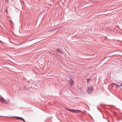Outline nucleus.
Listing matches in <instances>:
<instances>
[{"mask_svg":"<svg viewBox=\"0 0 122 122\" xmlns=\"http://www.w3.org/2000/svg\"><path fill=\"white\" fill-rule=\"evenodd\" d=\"M74 82V80L72 79L71 78L70 79L69 82L70 85H72L73 83Z\"/></svg>","mask_w":122,"mask_h":122,"instance_id":"3","label":"nucleus"},{"mask_svg":"<svg viewBox=\"0 0 122 122\" xmlns=\"http://www.w3.org/2000/svg\"><path fill=\"white\" fill-rule=\"evenodd\" d=\"M93 89V87H91V86L88 87L87 90V93L88 94H90L92 92V90Z\"/></svg>","mask_w":122,"mask_h":122,"instance_id":"1","label":"nucleus"},{"mask_svg":"<svg viewBox=\"0 0 122 122\" xmlns=\"http://www.w3.org/2000/svg\"><path fill=\"white\" fill-rule=\"evenodd\" d=\"M117 119V120H119V121H120V120H121V118H118Z\"/></svg>","mask_w":122,"mask_h":122,"instance_id":"9","label":"nucleus"},{"mask_svg":"<svg viewBox=\"0 0 122 122\" xmlns=\"http://www.w3.org/2000/svg\"><path fill=\"white\" fill-rule=\"evenodd\" d=\"M120 86H122V83L120 84Z\"/></svg>","mask_w":122,"mask_h":122,"instance_id":"13","label":"nucleus"},{"mask_svg":"<svg viewBox=\"0 0 122 122\" xmlns=\"http://www.w3.org/2000/svg\"><path fill=\"white\" fill-rule=\"evenodd\" d=\"M112 84H114V85H117V84H116V83H113L112 84Z\"/></svg>","mask_w":122,"mask_h":122,"instance_id":"12","label":"nucleus"},{"mask_svg":"<svg viewBox=\"0 0 122 122\" xmlns=\"http://www.w3.org/2000/svg\"><path fill=\"white\" fill-rule=\"evenodd\" d=\"M6 12H7V11L6 10Z\"/></svg>","mask_w":122,"mask_h":122,"instance_id":"14","label":"nucleus"},{"mask_svg":"<svg viewBox=\"0 0 122 122\" xmlns=\"http://www.w3.org/2000/svg\"><path fill=\"white\" fill-rule=\"evenodd\" d=\"M0 101H1L3 103H5L6 104V103L5 102V100L3 98L0 99Z\"/></svg>","mask_w":122,"mask_h":122,"instance_id":"4","label":"nucleus"},{"mask_svg":"<svg viewBox=\"0 0 122 122\" xmlns=\"http://www.w3.org/2000/svg\"><path fill=\"white\" fill-rule=\"evenodd\" d=\"M21 120L23 121L24 122H26L25 120L24 119H23V118Z\"/></svg>","mask_w":122,"mask_h":122,"instance_id":"8","label":"nucleus"},{"mask_svg":"<svg viewBox=\"0 0 122 122\" xmlns=\"http://www.w3.org/2000/svg\"><path fill=\"white\" fill-rule=\"evenodd\" d=\"M56 52H59L60 53H61L62 54H63V52L61 51L60 49L59 48H58Z\"/></svg>","mask_w":122,"mask_h":122,"instance_id":"5","label":"nucleus"},{"mask_svg":"<svg viewBox=\"0 0 122 122\" xmlns=\"http://www.w3.org/2000/svg\"><path fill=\"white\" fill-rule=\"evenodd\" d=\"M120 86V85H118L117 84V85H116V87H118L119 86Z\"/></svg>","mask_w":122,"mask_h":122,"instance_id":"10","label":"nucleus"},{"mask_svg":"<svg viewBox=\"0 0 122 122\" xmlns=\"http://www.w3.org/2000/svg\"><path fill=\"white\" fill-rule=\"evenodd\" d=\"M17 118V119L18 120H22V118L21 117H16Z\"/></svg>","mask_w":122,"mask_h":122,"instance_id":"7","label":"nucleus"},{"mask_svg":"<svg viewBox=\"0 0 122 122\" xmlns=\"http://www.w3.org/2000/svg\"><path fill=\"white\" fill-rule=\"evenodd\" d=\"M86 79H87V83H88L89 82L91 81L92 80L91 79H90L89 78H87Z\"/></svg>","mask_w":122,"mask_h":122,"instance_id":"6","label":"nucleus"},{"mask_svg":"<svg viewBox=\"0 0 122 122\" xmlns=\"http://www.w3.org/2000/svg\"><path fill=\"white\" fill-rule=\"evenodd\" d=\"M112 84H114V85H117V84H116V83H113L112 84Z\"/></svg>","mask_w":122,"mask_h":122,"instance_id":"11","label":"nucleus"},{"mask_svg":"<svg viewBox=\"0 0 122 122\" xmlns=\"http://www.w3.org/2000/svg\"><path fill=\"white\" fill-rule=\"evenodd\" d=\"M68 110L70 112L74 113L78 112L80 111V110H74L70 109H68Z\"/></svg>","mask_w":122,"mask_h":122,"instance_id":"2","label":"nucleus"}]
</instances>
